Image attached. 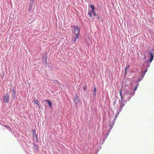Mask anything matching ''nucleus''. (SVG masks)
Instances as JSON below:
<instances>
[{
    "label": "nucleus",
    "mask_w": 154,
    "mask_h": 154,
    "mask_svg": "<svg viewBox=\"0 0 154 154\" xmlns=\"http://www.w3.org/2000/svg\"><path fill=\"white\" fill-rule=\"evenodd\" d=\"M120 94L121 96V100H122V102L123 101V96L122 94V91L121 90L120 91Z\"/></svg>",
    "instance_id": "4468645a"
},
{
    "label": "nucleus",
    "mask_w": 154,
    "mask_h": 154,
    "mask_svg": "<svg viewBox=\"0 0 154 154\" xmlns=\"http://www.w3.org/2000/svg\"><path fill=\"white\" fill-rule=\"evenodd\" d=\"M74 105L75 106H78L80 105L81 103V101L79 98V97L77 94H76L74 100Z\"/></svg>",
    "instance_id": "7ed1b4c3"
},
{
    "label": "nucleus",
    "mask_w": 154,
    "mask_h": 154,
    "mask_svg": "<svg viewBox=\"0 0 154 154\" xmlns=\"http://www.w3.org/2000/svg\"><path fill=\"white\" fill-rule=\"evenodd\" d=\"M3 99L5 103H8L9 102L10 96L8 93L3 96Z\"/></svg>",
    "instance_id": "39448f33"
},
{
    "label": "nucleus",
    "mask_w": 154,
    "mask_h": 154,
    "mask_svg": "<svg viewBox=\"0 0 154 154\" xmlns=\"http://www.w3.org/2000/svg\"><path fill=\"white\" fill-rule=\"evenodd\" d=\"M26 154H31V153H29L28 152H27V151H26Z\"/></svg>",
    "instance_id": "5701e85b"
},
{
    "label": "nucleus",
    "mask_w": 154,
    "mask_h": 154,
    "mask_svg": "<svg viewBox=\"0 0 154 154\" xmlns=\"http://www.w3.org/2000/svg\"><path fill=\"white\" fill-rule=\"evenodd\" d=\"M93 94H94V93H93Z\"/></svg>",
    "instance_id": "393cba45"
},
{
    "label": "nucleus",
    "mask_w": 154,
    "mask_h": 154,
    "mask_svg": "<svg viewBox=\"0 0 154 154\" xmlns=\"http://www.w3.org/2000/svg\"><path fill=\"white\" fill-rule=\"evenodd\" d=\"M79 28L78 27H75L74 29V34L75 35H73L72 37V39L73 41V42H75L76 40L78 38L79 35Z\"/></svg>",
    "instance_id": "f257e3e1"
},
{
    "label": "nucleus",
    "mask_w": 154,
    "mask_h": 154,
    "mask_svg": "<svg viewBox=\"0 0 154 154\" xmlns=\"http://www.w3.org/2000/svg\"><path fill=\"white\" fill-rule=\"evenodd\" d=\"M92 10L90 11L89 12L88 14L90 17H92V13H93L94 16H95L96 15V12L95 9V8L93 5H91L90 6Z\"/></svg>",
    "instance_id": "20e7f679"
},
{
    "label": "nucleus",
    "mask_w": 154,
    "mask_h": 154,
    "mask_svg": "<svg viewBox=\"0 0 154 154\" xmlns=\"http://www.w3.org/2000/svg\"><path fill=\"white\" fill-rule=\"evenodd\" d=\"M98 19H99V17L98 16Z\"/></svg>",
    "instance_id": "a878e982"
},
{
    "label": "nucleus",
    "mask_w": 154,
    "mask_h": 154,
    "mask_svg": "<svg viewBox=\"0 0 154 154\" xmlns=\"http://www.w3.org/2000/svg\"><path fill=\"white\" fill-rule=\"evenodd\" d=\"M150 54L151 56L149 58V62L150 63H151L153 59V53L151 52H150Z\"/></svg>",
    "instance_id": "9b49d317"
},
{
    "label": "nucleus",
    "mask_w": 154,
    "mask_h": 154,
    "mask_svg": "<svg viewBox=\"0 0 154 154\" xmlns=\"http://www.w3.org/2000/svg\"><path fill=\"white\" fill-rule=\"evenodd\" d=\"M48 57L47 54L46 53H44L42 57V62L44 64V65H47V59Z\"/></svg>",
    "instance_id": "423d86ee"
},
{
    "label": "nucleus",
    "mask_w": 154,
    "mask_h": 154,
    "mask_svg": "<svg viewBox=\"0 0 154 154\" xmlns=\"http://www.w3.org/2000/svg\"><path fill=\"white\" fill-rule=\"evenodd\" d=\"M124 106V104H123L122 103V100H121V103H120V108L121 109V110H122V108L123 107V106Z\"/></svg>",
    "instance_id": "2eb2a0df"
},
{
    "label": "nucleus",
    "mask_w": 154,
    "mask_h": 154,
    "mask_svg": "<svg viewBox=\"0 0 154 154\" xmlns=\"http://www.w3.org/2000/svg\"><path fill=\"white\" fill-rule=\"evenodd\" d=\"M93 91L94 92V95H95L96 92V89L95 88H94Z\"/></svg>",
    "instance_id": "dca6fc26"
},
{
    "label": "nucleus",
    "mask_w": 154,
    "mask_h": 154,
    "mask_svg": "<svg viewBox=\"0 0 154 154\" xmlns=\"http://www.w3.org/2000/svg\"><path fill=\"white\" fill-rule=\"evenodd\" d=\"M33 101L34 103L37 105L39 109H40L41 107V105L39 104L38 100L35 98H33Z\"/></svg>",
    "instance_id": "0eeeda50"
},
{
    "label": "nucleus",
    "mask_w": 154,
    "mask_h": 154,
    "mask_svg": "<svg viewBox=\"0 0 154 154\" xmlns=\"http://www.w3.org/2000/svg\"><path fill=\"white\" fill-rule=\"evenodd\" d=\"M3 126L7 128L9 131H11V132L12 131V130H11V128L9 126L7 125H3Z\"/></svg>",
    "instance_id": "f8f14e48"
},
{
    "label": "nucleus",
    "mask_w": 154,
    "mask_h": 154,
    "mask_svg": "<svg viewBox=\"0 0 154 154\" xmlns=\"http://www.w3.org/2000/svg\"><path fill=\"white\" fill-rule=\"evenodd\" d=\"M137 86H136L134 89V91H135L137 90Z\"/></svg>",
    "instance_id": "4be33fe9"
},
{
    "label": "nucleus",
    "mask_w": 154,
    "mask_h": 154,
    "mask_svg": "<svg viewBox=\"0 0 154 154\" xmlns=\"http://www.w3.org/2000/svg\"><path fill=\"white\" fill-rule=\"evenodd\" d=\"M87 88V86H84L83 87V89L85 91H86Z\"/></svg>",
    "instance_id": "412c9836"
},
{
    "label": "nucleus",
    "mask_w": 154,
    "mask_h": 154,
    "mask_svg": "<svg viewBox=\"0 0 154 154\" xmlns=\"http://www.w3.org/2000/svg\"><path fill=\"white\" fill-rule=\"evenodd\" d=\"M33 149L35 150V152H38L39 150L38 149V146L35 143H33Z\"/></svg>",
    "instance_id": "6e6552de"
},
{
    "label": "nucleus",
    "mask_w": 154,
    "mask_h": 154,
    "mask_svg": "<svg viewBox=\"0 0 154 154\" xmlns=\"http://www.w3.org/2000/svg\"><path fill=\"white\" fill-rule=\"evenodd\" d=\"M118 115H119L118 113L116 114V115H115V119H116L118 117Z\"/></svg>",
    "instance_id": "a211bd4d"
},
{
    "label": "nucleus",
    "mask_w": 154,
    "mask_h": 154,
    "mask_svg": "<svg viewBox=\"0 0 154 154\" xmlns=\"http://www.w3.org/2000/svg\"><path fill=\"white\" fill-rule=\"evenodd\" d=\"M32 132L33 133V134H35V133H36V130L34 129L32 130Z\"/></svg>",
    "instance_id": "f3484780"
},
{
    "label": "nucleus",
    "mask_w": 154,
    "mask_h": 154,
    "mask_svg": "<svg viewBox=\"0 0 154 154\" xmlns=\"http://www.w3.org/2000/svg\"><path fill=\"white\" fill-rule=\"evenodd\" d=\"M35 0H30V3H32V4H33L34 1Z\"/></svg>",
    "instance_id": "aec40b11"
},
{
    "label": "nucleus",
    "mask_w": 154,
    "mask_h": 154,
    "mask_svg": "<svg viewBox=\"0 0 154 154\" xmlns=\"http://www.w3.org/2000/svg\"><path fill=\"white\" fill-rule=\"evenodd\" d=\"M33 6V4L29 3V6L28 8L29 12H31L32 10V7Z\"/></svg>",
    "instance_id": "9d476101"
},
{
    "label": "nucleus",
    "mask_w": 154,
    "mask_h": 154,
    "mask_svg": "<svg viewBox=\"0 0 154 154\" xmlns=\"http://www.w3.org/2000/svg\"><path fill=\"white\" fill-rule=\"evenodd\" d=\"M130 65L129 64H128L126 65L125 70V74H126V70L127 69H128Z\"/></svg>",
    "instance_id": "ddd939ff"
},
{
    "label": "nucleus",
    "mask_w": 154,
    "mask_h": 154,
    "mask_svg": "<svg viewBox=\"0 0 154 154\" xmlns=\"http://www.w3.org/2000/svg\"><path fill=\"white\" fill-rule=\"evenodd\" d=\"M10 90L11 91V96L13 100H14L17 95L16 91L14 87H13L11 88L10 89Z\"/></svg>",
    "instance_id": "f03ea898"
},
{
    "label": "nucleus",
    "mask_w": 154,
    "mask_h": 154,
    "mask_svg": "<svg viewBox=\"0 0 154 154\" xmlns=\"http://www.w3.org/2000/svg\"><path fill=\"white\" fill-rule=\"evenodd\" d=\"M44 101L47 103L50 108H51L52 105V103L51 101L49 100H45Z\"/></svg>",
    "instance_id": "1a4fd4ad"
},
{
    "label": "nucleus",
    "mask_w": 154,
    "mask_h": 154,
    "mask_svg": "<svg viewBox=\"0 0 154 154\" xmlns=\"http://www.w3.org/2000/svg\"><path fill=\"white\" fill-rule=\"evenodd\" d=\"M98 19H99V17L98 16Z\"/></svg>",
    "instance_id": "bb28decb"
},
{
    "label": "nucleus",
    "mask_w": 154,
    "mask_h": 154,
    "mask_svg": "<svg viewBox=\"0 0 154 154\" xmlns=\"http://www.w3.org/2000/svg\"><path fill=\"white\" fill-rule=\"evenodd\" d=\"M55 81H56V82H57V83H59V82H58V81H56V80H55Z\"/></svg>",
    "instance_id": "b1692460"
},
{
    "label": "nucleus",
    "mask_w": 154,
    "mask_h": 154,
    "mask_svg": "<svg viewBox=\"0 0 154 154\" xmlns=\"http://www.w3.org/2000/svg\"><path fill=\"white\" fill-rule=\"evenodd\" d=\"M33 137H36V139H37V135L36 134V133H35V134H33Z\"/></svg>",
    "instance_id": "6ab92c4d"
}]
</instances>
